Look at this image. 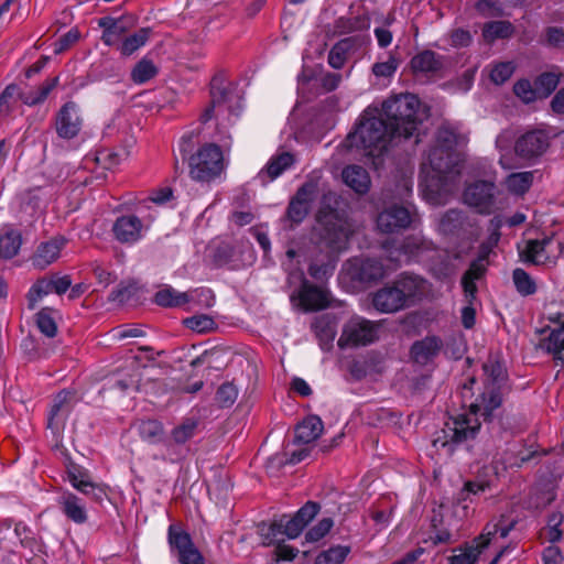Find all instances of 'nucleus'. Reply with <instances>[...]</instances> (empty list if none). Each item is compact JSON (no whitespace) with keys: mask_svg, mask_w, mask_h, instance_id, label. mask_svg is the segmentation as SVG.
<instances>
[{"mask_svg":"<svg viewBox=\"0 0 564 564\" xmlns=\"http://www.w3.org/2000/svg\"><path fill=\"white\" fill-rule=\"evenodd\" d=\"M467 143V137L459 126L442 124L436 133L434 147L422 163L421 173L425 175L424 198L432 205H443L455 189L452 178L459 171L457 149Z\"/></svg>","mask_w":564,"mask_h":564,"instance_id":"f257e3e1","label":"nucleus"},{"mask_svg":"<svg viewBox=\"0 0 564 564\" xmlns=\"http://www.w3.org/2000/svg\"><path fill=\"white\" fill-rule=\"evenodd\" d=\"M486 376L485 390L474 403L469 405L468 413L451 417L443 429L444 440L434 441V446L446 447L449 444H459L476 437L480 422L478 415L489 420L495 410L502 403L501 388L506 380V370L497 359L489 358L482 366Z\"/></svg>","mask_w":564,"mask_h":564,"instance_id":"f03ea898","label":"nucleus"},{"mask_svg":"<svg viewBox=\"0 0 564 564\" xmlns=\"http://www.w3.org/2000/svg\"><path fill=\"white\" fill-rule=\"evenodd\" d=\"M398 141L379 107L372 104L364 110L356 129L347 135L344 144L347 149H356L366 156L379 158L390 143Z\"/></svg>","mask_w":564,"mask_h":564,"instance_id":"7ed1b4c3","label":"nucleus"},{"mask_svg":"<svg viewBox=\"0 0 564 564\" xmlns=\"http://www.w3.org/2000/svg\"><path fill=\"white\" fill-rule=\"evenodd\" d=\"M379 109L399 140L415 137L414 143L420 141V126L429 117V111L415 95L392 96Z\"/></svg>","mask_w":564,"mask_h":564,"instance_id":"20e7f679","label":"nucleus"},{"mask_svg":"<svg viewBox=\"0 0 564 564\" xmlns=\"http://www.w3.org/2000/svg\"><path fill=\"white\" fill-rule=\"evenodd\" d=\"M351 232V226L346 219H341L337 215H329L322 235L329 251L317 256L310 263L308 273L313 279L324 281L333 275L336 268L334 253L346 249Z\"/></svg>","mask_w":564,"mask_h":564,"instance_id":"39448f33","label":"nucleus"},{"mask_svg":"<svg viewBox=\"0 0 564 564\" xmlns=\"http://www.w3.org/2000/svg\"><path fill=\"white\" fill-rule=\"evenodd\" d=\"M516 523L514 519L505 514L494 518L485 525L481 534L474 539L470 544L454 551V554L448 558L449 564H476L482 551L491 544H497L499 540L507 538Z\"/></svg>","mask_w":564,"mask_h":564,"instance_id":"423d86ee","label":"nucleus"},{"mask_svg":"<svg viewBox=\"0 0 564 564\" xmlns=\"http://www.w3.org/2000/svg\"><path fill=\"white\" fill-rule=\"evenodd\" d=\"M189 176L197 182L209 183L218 177L224 169V154L215 143L204 144L188 158Z\"/></svg>","mask_w":564,"mask_h":564,"instance_id":"0eeeda50","label":"nucleus"},{"mask_svg":"<svg viewBox=\"0 0 564 564\" xmlns=\"http://www.w3.org/2000/svg\"><path fill=\"white\" fill-rule=\"evenodd\" d=\"M289 283L297 284V289L291 294V301L303 311H319L329 305V292L325 288L310 283L302 271L290 273Z\"/></svg>","mask_w":564,"mask_h":564,"instance_id":"6e6552de","label":"nucleus"},{"mask_svg":"<svg viewBox=\"0 0 564 564\" xmlns=\"http://www.w3.org/2000/svg\"><path fill=\"white\" fill-rule=\"evenodd\" d=\"M241 109L240 100L228 89L220 76L213 77L210 82V104L200 116L202 122L209 121L213 117L238 116Z\"/></svg>","mask_w":564,"mask_h":564,"instance_id":"1a4fd4ad","label":"nucleus"},{"mask_svg":"<svg viewBox=\"0 0 564 564\" xmlns=\"http://www.w3.org/2000/svg\"><path fill=\"white\" fill-rule=\"evenodd\" d=\"M378 327L361 316H352L345 323L337 344L340 348L369 345L378 338Z\"/></svg>","mask_w":564,"mask_h":564,"instance_id":"9d476101","label":"nucleus"},{"mask_svg":"<svg viewBox=\"0 0 564 564\" xmlns=\"http://www.w3.org/2000/svg\"><path fill=\"white\" fill-rule=\"evenodd\" d=\"M436 230L440 235L449 238L469 239L476 235V223L463 210L449 209L436 220Z\"/></svg>","mask_w":564,"mask_h":564,"instance_id":"9b49d317","label":"nucleus"},{"mask_svg":"<svg viewBox=\"0 0 564 564\" xmlns=\"http://www.w3.org/2000/svg\"><path fill=\"white\" fill-rule=\"evenodd\" d=\"M167 542L171 553L181 564H205V560L192 541L191 535L180 525L171 524L167 529Z\"/></svg>","mask_w":564,"mask_h":564,"instance_id":"f8f14e48","label":"nucleus"},{"mask_svg":"<svg viewBox=\"0 0 564 564\" xmlns=\"http://www.w3.org/2000/svg\"><path fill=\"white\" fill-rule=\"evenodd\" d=\"M432 245L421 235H411L404 238L401 245L397 246L392 240H386L382 249L387 253L389 262L398 268L402 262H408L416 258L422 250L429 249Z\"/></svg>","mask_w":564,"mask_h":564,"instance_id":"ddd939ff","label":"nucleus"},{"mask_svg":"<svg viewBox=\"0 0 564 564\" xmlns=\"http://www.w3.org/2000/svg\"><path fill=\"white\" fill-rule=\"evenodd\" d=\"M497 187L494 181H476L463 195L464 203L480 214H491L496 207Z\"/></svg>","mask_w":564,"mask_h":564,"instance_id":"4468645a","label":"nucleus"},{"mask_svg":"<svg viewBox=\"0 0 564 564\" xmlns=\"http://www.w3.org/2000/svg\"><path fill=\"white\" fill-rule=\"evenodd\" d=\"M397 269L394 263L384 265L381 260L365 258H355L347 263V271L350 278L358 282L378 281Z\"/></svg>","mask_w":564,"mask_h":564,"instance_id":"2eb2a0df","label":"nucleus"},{"mask_svg":"<svg viewBox=\"0 0 564 564\" xmlns=\"http://www.w3.org/2000/svg\"><path fill=\"white\" fill-rule=\"evenodd\" d=\"M149 226L133 214L122 215L116 218L111 232L121 245L132 246L143 239Z\"/></svg>","mask_w":564,"mask_h":564,"instance_id":"dca6fc26","label":"nucleus"},{"mask_svg":"<svg viewBox=\"0 0 564 564\" xmlns=\"http://www.w3.org/2000/svg\"><path fill=\"white\" fill-rule=\"evenodd\" d=\"M83 127L79 107L74 101L65 102L55 116V131L61 139H75Z\"/></svg>","mask_w":564,"mask_h":564,"instance_id":"f3484780","label":"nucleus"},{"mask_svg":"<svg viewBox=\"0 0 564 564\" xmlns=\"http://www.w3.org/2000/svg\"><path fill=\"white\" fill-rule=\"evenodd\" d=\"M316 195L317 185L314 182L303 184L289 203L286 219L290 220L292 225L301 224L308 215Z\"/></svg>","mask_w":564,"mask_h":564,"instance_id":"a211bd4d","label":"nucleus"},{"mask_svg":"<svg viewBox=\"0 0 564 564\" xmlns=\"http://www.w3.org/2000/svg\"><path fill=\"white\" fill-rule=\"evenodd\" d=\"M554 251H561V243L553 237L528 240L524 249L520 252L522 260L531 264H545L554 258Z\"/></svg>","mask_w":564,"mask_h":564,"instance_id":"6ab92c4d","label":"nucleus"},{"mask_svg":"<svg viewBox=\"0 0 564 564\" xmlns=\"http://www.w3.org/2000/svg\"><path fill=\"white\" fill-rule=\"evenodd\" d=\"M376 223L379 231L394 234L410 227L412 214L406 207L394 204L380 212Z\"/></svg>","mask_w":564,"mask_h":564,"instance_id":"aec40b11","label":"nucleus"},{"mask_svg":"<svg viewBox=\"0 0 564 564\" xmlns=\"http://www.w3.org/2000/svg\"><path fill=\"white\" fill-rule=\"evenodd\" d=\"M550 145V137L544 130H532L521 135L516 144V153L523 159L542 155Z\"/></svg>","mask_w":564,"mask_h":564,"instance_id":"412c9836","label":"nucleus"},{"mask_svg":"<svg viewBox=\"0 0 564 564\" xmlns=\"http://www.w3.org/2000/svg\"><path fill=\"white\" fill-rule=\"evenodd\" d=\"M305 527L293 516L292 518L283 517L280 520L273 521L268 527V532L261 529V534L264 539V544H272L280 541V536L285 535L289 539L297 538Z\"/></svg>","mask_w":564,"mask_h":564,"instance_id":"4be33fe9","label":"nucleus"},{"mask_svg":"<svg viewBox=\"0 0 564 564\" xmlns=\"http://www.w3.org/2000/svg\"><path fill=\"white\" fill-rule=\"evenodd\" d=\"M66 243L67 239L63 236H56L41 242L31 258L33 267L43 270L55 262Z\"/></svg>","mask_w":564,"mask_h":564,"instance_id":"5701e85b","label":"nucleus"},{"mask_svg":"<svg viewBox=\"0 0 564 564\" xmlns=\"http://www.w3.org/2000/svg\"><path fill=\"white\" fill-rule=\"evenodd\" d=\"M550 321L558 326L551 329L540 344L541 348L553 356L556 362L564 365V316L561 314L551 315Z\"/></svg>","mask_w":564,"mask_h":564,"instance_id":"b1692460","label":"nucleus"},{"mask_svg":"<svg viewBox=\"0 0 564 564\" xmlns=\"http://www.w3.org/2000/svg\"><path fill=\"white\" fill-rule=\"evenodd\" d=\"M444 56L426 50L420 52L411 59V68L415 74H423L426 77L440 76L444 68Z\"/></svg>","mask_w":564,"mask_h":564,"instance_id":"393cba45","label":"nucleus"},{"mask_svg":"<svg viewBox=\"0 0 564 564\" xmlns=\"http://www.w3.org/2000/svg\"><path fill=\"white\" fill-rule=\"evenodd\" d=\"M294 164V158L289 152H282L273 155L265 166L259 171L256 176V180L260 182V184L265 185L280 175L283 174L284 171L289 170Z\"/></svg>","mask_w":564,"mask_h":564,"instance_id":"a878e982","label":"nucleus"},{"mask_svg":"<svg viewBox=\"0 0 564 564\" xmlns=\"http://www.w3.org/2000/svg\"><path fill=\"white\" fill-rule=\"evenodd\" d=\"M372 304L381 313H394L405 307L394 283L378 290L372 296Z\"/></svg>","mask_w":564,"mask_h":564,"instance_id":"bb28decb","label":"nucleus"},{"mask_svg":"<svg viewBox=\"0 0 564 564\" xmlns=\"http://www.w3.org/2000/svg\"><path fill=\"white\" fill-rule=\"evenodd\" d=\"M70 485L84 495L90 496L96 501H102L107 492L102 486L94 484L86 471L78 467H73L68 471Z\"/></svg>","mask_w":564,"mask_h":564,"instance_id":"cd10ccee","label":"nucleus"},{"mask_svg":"<svg viewBox=\"0 0 564 564\" xmlns=\"http://www.w3.org/2000/svg\"><path fill=\"white\" fill-rule=\"evenodd\" d=\"M58 505L67 519L76 524H83L87 521L88 514L83 500L72 492H63L58 497Z\"/></svg>","mask_w":564,"mask_h":564,"instance_id":"c85d7f7f","label":"nucleus"},{"mask_svg":"<svg viewBox=\"0 0 564 564\" xmlns=\"http://www.w3.org/2000/svg\"><path fill=\"white\" fill-rule=\"evenodd\" d=\"M76 393L70 390H62L58 392L53 401L48 414V426L59 421H65L74 404L76 403Z\"/></svg>","mask_w":564,"mask_h":564,"instance_id":"c756f323","label":"nucleus"},{"mask_svg":"<svg viewBox=\"0 0 564 564\" xmlns=\"http://www.w3.org/2000/svg\"><path fill=\"white\" fill-rule=\"evenodd\" d=\"M343 182L357 194H366L371 185V180L366 171L360 165H348L341 172Z\"/></svg>","mask_w":564,"mask_h":564,"instance_id":"7c9ffc66","label":"nucleus"},{"mask_svg":"<svg viewBox=\"0 0 564 564\" xmlns=\"http://www.w3.org/2000/svg\"><path fill=\"white\" fill-rule=\"evenodd\" d=\"M443 347V341L436 336H426L422 340L415 341L411 347V355L417 364L425 365L438 355Z\"/></svg>","mask_w":564,"mask_h":564,"instance_id":"2f4dec72","label":"nucleus"},{"mask_svg":"<svg viewBox=\"0 0 564 564\" xmlns=\"http://www.w3.org/2000/svg\"><path fill=\"white\" fill-rule=\"evenodd\" d=\"M485 270L484 259L479 258L470 263L469 269L462 278V286L469 304H471L477 293L476 281L482 276Z\"/></svg>","mask_w":564,"mask_h":564,"instance_id":"473e14b6","label":"nucleus"},{"mask_svg":"<svg viewBox=\"0 0 564 564\" xmlns=\"http://www.w3.org/2000/svg\"><path fill=\"white\" fill-rule=\"evenodd\" d=\"M323 421L316 415L305 417L295 429V440L300 443H311L323 432Z\"/></svg>","mask_w":564,"mask_h":564,"instance_id":"72a5a7b5","label":"nucleus"},{"mask_svg":"<svg viewBox=\"0 0 564 564\" xmlns=\"http://www.w3.org/2000/svg\"><path fill=\"white\" fill-rule=\"evenodd\" d=\"M22 246V234L20 230L8 227L0 235V258L9 260L14 258Z\"/></svg>","mask_w":564,"mask_h":564,"instance_id":"f704fd0d","label":"nucleus"},{"mask_svg":"<svg viewBox=\"0 0 564 564\" xmlns=\"http://www.w3.org/2000/svg\"><path fill=\"white\" fill-rule=\"evenodd\" d=\"M198 421L194 417L184 419L178 425L171 431V440L164 444L167 451H171L172 445H183L196 434Z\"/></svg>","mask_w":564,"mask_h":564,"instance_id":"c9c22d12","label":"nucleus"},{"mask_svg":"<svg viewBox=\"0 0 564 564\" xmlns=\"http://www.w3.org/2000/svg\"><path fill=\"white\" fill-rule=\"evenodd\" d=\"M192 300L188 292H180L170 285L164 286L154 295V302L163 307H181Z\"/></svg>","mask_w":564,"mask_h":564,"instance_id":"e433bc0d","label":"nucleus"},{"mask_svg":"<svg viewBox=\"0 0 564 564\" xmlns=\"http://www.w3.org/2000/svg\"><path fill=\"white\" fill-rule=\"evenodd\" d=\"M395 286L401 293V297L405 304L420 296L423 293L424 280L412 275H402L395 282Z\"/></svg>","mask_w":564,"mask_h":564,"instance_id":"4c0bfd02","label":"nucleus"},{"mask_svg":"<svg viewBox=\"0 0 564 564\" xmlns=\"http://www.w3.org/2000/svg\"><path fill=\"white\" fill-rule=\"evenodd\" d=\"M59 78L58 76L46 79L41 86L36 89L29 91H21L20 98L21 101L30 107L43 104L50 93L58 85Z\"/></svg>","mask_w":564,"mask_h":564,"instance_id":"58836bf2","label":"nucleus"},{"mask_svg":"<svg viewBox=\"0 0 564 564\" xmlns=\"http://www.w3.org/2000/svg\"><path fill=\"white\" fill-rule=\"evenodd\" d=\"M150 37V29L142 28L133 34L127 35L121 41L118 50L121 55L130 56L135 53L139 48L144 46Z\"/></svg>","mask_w":564,"mask_h":564,"instance_id":"ea45409f","label":"nucleus"},{"mask_svg":"<svg viewBox=\"0 0 564 564\" xmlns=\"http://www.w3.org/2000/svg\"><path fill=\"white\" fill-rule=\"evenodd\" d=\"M370 26L368 17L358 15L354 18L340 17L335 21L334 33L337 35L350 34L356 31L367 30Z\"/></svg>","mask_w":564,"mask_h":564,"instance_id":"a19ab883","label":"nucleus"},{"mask_svg":"<svg viewBox=\"0 0 564 564\" xmlns=\"http://www.w3.org/2000/svg\"><path fill=\"white\" fill-rule=\"evenodd\" d=\"M140 437L150 443L158 444L163 441V424L158 420H142L137 425Z\"/></svg>","mask_w":564,"mask_h":564,"instance_id":"79ce46f5","label":"nucleus"},{"mask_svg":"<svg viewBox=\"0 0 564 564\" xmlns=\"http://www.w3.org/2000/svg\"><path fill=\"white\" fill-rule=\"evenodd\" d=\"M159 69L152 59L142 57L131 69L130 78L137 85H142L156 76Z\"/></svg>","mask_w":564,"mask_h":564,"instance_id":"37998d69","label":"nucleus"},{"mask_svg":"<svg viewBox=\"0 0 564 564\" xmlns=\"http://www.w3.org/2000/svg\"><path fill=\"white\" fill-rule=\"evenodd\" d=\"M514 28L509 21H491L484 25L482 36L488 42L508 39L513 34Z\"/></svg>","mask_w":564,"mask_h":564,"instance_id":"c03bdc74","label":"nucleus"},{"mask_svg":"<svg viewBox=\"0 0 564 564\" xmlns=\"http://www.w3.org/2000/svg\"><path fill=\"white\" fill-rule=\"evenodd\" d=\"M562 74L560 72H545L540 74L535 80V91L539 98H547L557 87Z\"/></svg>","mask_w":564,"mask_h":564,"instance_id":"a18cd8bd","label":"nucleus"},{"mask_svg":"<svg viewBox=\"0 0 564 564\" xmlns=\"http://www.w3.org/2000/svg\"><path fill=\"white\" fill-rule=\"evenodd\" d=\"M533 183L532 172H519L510 174L506 180L508 191L516 195H523Z\"/></svg>","mask_w":564,"mask_h":564,"instance_id":"49530a36","label":"nucleus"},{"mask_svg":"<svg viewBox=\"0 0 564 564\" xmlns=\"http://www.w3.org/2000/svg\"><path fill=\"white\" fill-rule=\"evenodd\" d=\"M20 95V88L14 84L4 88L0 94V116H9L15 110L18 101L21 100Z\"/></svg>","mask_w":564,"mask_h":564,"instance_id":"de8ad7c7","label":"nucleus"},{"mask_svg":"<svg viewBox=\"0 0 564 564\" xmlns=\"http://www.w3.org/2000/svg\"><path fill=\"white\" fill-rule=\"evenodd\" d=\"M350 552L349 546L336 545L317 555L314 564H341Z\"/></svg>","mask_w":564,"mask_h":564,"instance_id":"09e8293b","label":"nucleus"},{"mask_svg":"<svg viewBox=\"0 0 564 564\" xmlns=\"http://www.w3.org/2000/svg\"><path fill=\"white\" fill-rule=\"evenodd\" d=\"M512 279L517 291L521 295L528 296L536 292L534 280L523 269L517 268L513 270Z\"/></svg>","mask_w":564,"mask_h":564,"instance_id":"8fccbe9b","label":"nucleus"},{"mask_svg":"<svg viewBox=\"0 0 564 564\" xmlns=\"http://www.w3.org/2000/svg\"><path fill=\"white\" fill-rule=\"evenodd\" d=\"M52 293L51 282L47 279L37 280L28 292V306L34 310L36 304L46 295Z\"/></svg>","mask_w":564,"mask_h":564,"instance_id":"3c124183","label":"nucleus"},{"mask_svg":"<svg viewBox=\"0 0 564 564\" xmlns=\"http://www.w3.org/2000/svg\"><path fill=\"white\" fill-rule=\"evenodd\" d=\"M490 488V482L486 480H471L465 482L463 489L457 496L458 503L473 501L471 497L487 491Z\"/></svg>","mask_w":564,"mask_h":564,"instance_id":"603ef678","label":"nucleus"},{"mask_svg":"<svg viewBox=\"0 0 564 564\" xmlns=\"http://www.w3.org/2000/svg\"><path fill=\"white\" fill-rule=\"evenodd\" d=\"M313 328H314L316 336L321 340L322 348L323 349L328 348L335 338V335H336L335 328L325 318L318 319L313 325Z\"/></svg>","mask_w":564,"mask_h":564,"instance_id":"864d4df0","label":"nucleus"},{"mask_svg":"<svg viewBox=\"0 0 564 564\" xmlns=\"http://www.w3.org/2000/svg\"><path fill=\"white\" fill-rule=\"evenodd\" d=\"M333 525H334L333 519L323 518L305 533L306 542H310V543L318 542L325 535L328 534V532L330 531Z\"/></svg>","mask_w":564,"mask_h":564,"instance_id":"5fc2aeb1","label":"nucleus"},{"mask_svg":"<svg viewBox=\"0 0 564 564\" xmlns=\"http://www.w3.org/2000/svg\"><path fill=\"white\" fill-rule=\"evenodd\" d=\"M513 91L523 102L530 104L539 99L535 86L529 79H520L513 86Z\"/></svg>","mask_w":564,"mask_h":564,"instance_id":"6e6d98bb","label":"nucleus"},{"mask_svg":"<svg viewBox=\"0 0 564 564\" xmlns=\"http://www.w3.org/2000/svg\"><path fill=\"white\" fill-rule=\"evenodd\" d=\"M514 68L512 62L498 63L490 70V79L496 85H502L512 76Z\"/></svg>","mask_w":564,"mask_h":564,"instance_id":"4d7b16f0","label":"nucleus"},{"mask_svg":"<svg viewBox=\"0 0 564 564\" xmlns=\"http://www.w3.org/2000/svg\"><path fill=\"white\" fill-rule=\"evenodd\" d=\"M237 397L238 389L229 382L223 383L216 392V400L223 408L231 406L236 402Z\"/></svg>","mask_w":564,"mask_h":564,"instance_id":"13d9d810","label":"nucleus"},{"mask_svg":"<svg viewBox=\"0 0 564 564\" xmlns=\"http://www.w3.org/2000/svg\"><path fill=\"white\" fill-rule=\"evenodd\" d=\"M185 325L197 333H207L215 328L214 319L208 315H195L185 319Z\"/></svg>","mask_w":564,"mask_h":564,"instance_id":"bf43d9fd","label":"nucleus"},{"mask_svg":"<svg viewBox=\"0 0 564 564\" xmlns=\"http://www.w3.org/2000/svg\"><path fill=\"white\" fill-rule=\"evenodd\" d=\"M36 325L40 332L47 337H54L57 333L54 318L45 310L37 313Z\"/></svg>","mask_w":564,"mask_h":564,"instance_id":"052dcab7","label":"nucleus"},{"mask_svg":"<svg viewBox=\"0 0 564 564\" xmlns=\"http://www.w3.org/2000/svg\"><path fill=\"white\" fill-rule=\"evenodd\" d=\"M318 511L319 505L317 502L307 501L294 516L304 527H306L317 516Z\"/></svg>","mask_w":564,"mask_h":564,"instance_id":"680f3d73","label":"nucleus"},{"mask_svg":"<svg viewBox=\"0 0 564 564\" xmlns=\"http://www.w3.org/2000/svg\"><path fill=\"white\" fill-rule=\"evenodd\" d=\"M346 42H339L335 44L328 54V64L335 68L340 69L346 61V48H345Z\"/></svg>","mask_w":564,"mask_h":564,"instance_id":"e2e57ef3","label":"nucleus"},{"mask_svg":"<svg viewBox=\"0 0 564 564\" xmlns=\"http://www.w3.org/2000/svg\"><path fill=\"white\" fill-rule=\"evenodd\" d=\"M126 26L121 20H116L110 32L102 33L101 40L108 46L116 45L124 34Z\"/></svg>","mask_w":564,"mask_h":564,"instance_id":"0e129e2a","label":"nucleus"},{"mask_svg":"<svg viewBox=\"0 0 564 564\" xmlns=\"http://www.w3.org/2000/svg\"><path fill=\"white\" fill-rule=\"evenodd\" d=\"M398 68V62L394 57H389L386 62L376 63L372 66V72L377 77H390Z\"/></svg>","mask_w":564,"mask_h":564,"instance_id":"69168bd1","label":"nucleus"},{"mask_svg":"<svg viewBox=\"0 0 564 564\" xmlns=\"http://www.w3.org/2000/svg\"><path fill=\"white\" fill-rule=\"evenodd\" d=\"M79 39V33L76 30H70L63 36H61L55 45H54V52L55 53H62L66 51L68 47H70L74 43H76Z\"/></svg>","mask_w":564,"mask_h":564,"instance_id":"338daca9","label":"nucleus"},{"mask_svg":"<svg viewBox=\"0 0 564 564\" xmlns=\"http://www.w3.org/2000/svg\"><path fill=\"white\" fill-rule=\"evenodd\" d=\"M471 42L470 32L464 29H456L451 34V44L454 47H466Z\"/></svg>","mask_w":564,"mask_h":564,"instance_id":"774afa93","label":"nucleus"}]
</instances>
